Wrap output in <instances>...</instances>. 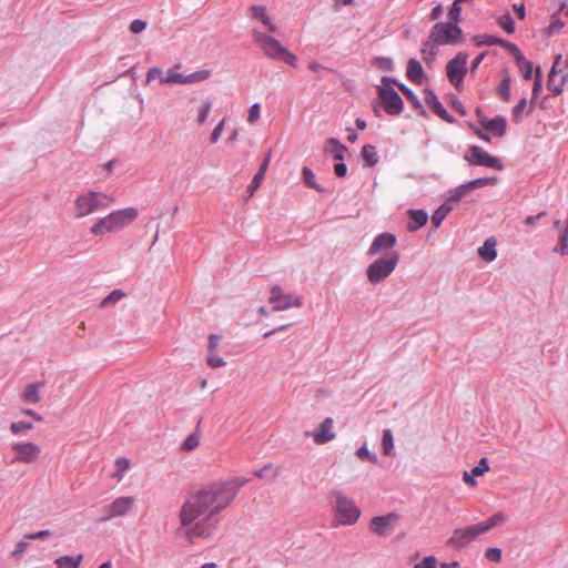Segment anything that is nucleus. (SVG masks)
Wrapping results in <instances>:
<instances>
[{
  "mask_svg": "<svg viewBox=\"0 0 568 568\" xmlns=\"http://www.w3.org/2000/svg\"><path fill=\"white\" fill-rule=\"evenodd\" d=\"M382 449L384 455H392L394 450V437L390 429H384L382 437Z\"/></svg>",
  "mask_w": 568,
  "mask_h": 568,
  "instance_id": "nucleus-35",
  "label": "nucleus"
},
{
  "mask_svg": "<svg viewBox=\"0 0 568 568\" xmlns=\"http://www.w3.org/2000/svg\"><path fill=\"white\" fill-rule=\"evenodd\" d=\"M83 560V555L78 556H61L54 560L57 568H79Z\"/></svg>",
  "mask_w": 568,
  "mask_h": 568,
  "instance_id": "nucleus-30",
  "label": "nucleus"
},
{
  "mask_svg": "<svg viewBox=\"0 0 568 568\" xmlns=\"http://www.w3.org/2000/svg\"><path fill=\"white\" fill-rule=\"evenodd\" d=\"M547 88L552 95H560L568 88V59L556 57L548 74Z\"/></svg>",
  "mask_w": 568,
  "mask_h": 568,
  "instance_id": "nucleus-6",
  "label": "nucleus"
},
{
  "mask_svg": "<svg viewBox=\"0 0 568 568\" xmlns=\"http://www.w3.org/2000/svg\"><path fill=\"white\" fill-rule=\"evenodd\" d=\"M29 544L26 540H21L16 545L14 550L12 551V557L19 558L28 548Z\"/></svg>",
  "mask_w": 568,
  "mask_h": 568,
  "instance_id": "nucleus-60",
  "label": "nucleus"
},
{
  "mask_svg": "<svg viewBox=\"0 0 568 568\" xmlns=\"http://www.w3.org/2000/svg\"><path fill=\"white\" fill-rule=\"evenodd\" d=\"M211 110H212V102H210V101H204L202 103V105L200 108H197V110H196V124L197 125L201 126L206 122V120L211 113Z\"/></svg>",
  "mask_w": 568,
  "mask_h": 568,
  "instance_id": "nucleus-34",
  "label": "nucleus"
},
{
  "mask_svg": "<svg viewBox=\"0 0 568 568\" xmlns=\"http://www.w3.org/2000/svg\"><path fill=\"white\" fill-rule=\"evenodd\" d=\"M518 69L525 79H530L532 75V63L528 61L524 55L516 59Z\"/></svg>",
  "mask_w": 568,
  "mask_h": 568,
  "instance_id": "nucleus-36",
  "label": "nucleus"
},
{
  "mask_svg": "<svg viewBox=\"0 0 568 568\" xmlns=\"http://www.w3.org/2000/svg\"><path fill=\"white\" fill-rule=\"evenodd\" d=\"M224 126H225V119H222V120L217 123V125L214 128V130H213V132H212V134H211L210 140H211V142H212V143H216V142L220 140V138H221V136H222V134H223Z\"/></svg>",
  "mask_w": 568,
  "mask_h": 568,
  "instance_id": "nucleus-54",
  "label": "nucleus"
},
{
  "mask_svg": "<svg viewBox=\"0 0 568 568\" xmlns=\"http://www.w3.org/2000/svg\"><path fill=\"white\" fill-rule=\"evenodd\" d=\"M505 520H506V516L504 515V513L498 511V513H495L489 518H487L486 520L480 521L475 525L477 527V530H479L480 535H483V534L487 532L488 530H490L491 528H494L495 526H497L498 524L504 523Z\"/></svg>",
  "mask_w": 568,
  "mask_h": 568,
  "instance_id": "nucleus-25",
  "label": "nucleus"
},
{
  "mask_svg": "<svg viewBox=\"0 0 568 568\" xmlns=\"http://www.w3.org/2000/svg\"><path fill=\"white\" fill-rule=\"evenodd\" d=\"M374 65L378 69L390 71L393 70V60L387 57H379L374 60Z\"/></svg>",
  "mask_w": 568,
  "mask_h": 568,
  "instance_id": "nucleus-50",
  "label": "nucleus"
},
{
  "mask_svg": "<svg viewBox=\"0 0 568 568\" xmlns=\"http://www.w3.org/2000/svg\"><path fill=\"white\" fill-rule=\"evenodd\" d=\"M32 427V424L28 422H13L10 425V430L13 434H22L29 432Z\"/></svg>",
  "mask_w": 568,
  "mask_h": 568,
  "instance_id": "nucleus-47",
  "label": "nucleus"
},
{
  "mask_svg": "<svg viewBox=\"0 0 568 568\" xmlns=\"http://www.w3.org/2000/svg\"><path fill=\"white\" fill-rule=\"evenodd\" d=\"M125 296L124 292L121 290H114L111 294H109L101 303V306L106 307L111 304H114L122 300Z\"/></svg>",
  "mask_w": 568,
  "mask_h": 568,
  "instance_id": "nucleus-44",
  "label": "nucleus"
},
{
  "mask_svg": "<svg viewBox=\"0 0 568 568\" xmlns=\"http://www.w3.org/2000/svg\"><path fill=\"white\" fill-rule=\"evenodd\" d=\"M392 83H396L395 80L383 77L382 85L377 87V92L385 112L390 115H396L403 111V101L398 93L390 87Z\"/></svg>",
  "mask_w": 568,
  "mask_h": 568,
  "instance_id": "nucleus-9",
  "label": "nucleus"
},
{
  "mask_svg": "<svg viewBox=\"0 0 568 568\" xmlns=\"http://www.w3.org/2000/svg\"><path fill=\"white\" fill-rule=\"evenodd\" d=\"M450 211V207L446 206V205H442L440 207H438L433 216H432V224L435 226V227H438L442 222L444 221V219L447 216V214L449 213Z\"/></svg>",
  "mask_w": 568,
  "mask_h": 568,
  "instance_id": "nucleus-42",
  "label": "nucleus"
},
{
  "mask_svg": "<svg viewBox=\"0 0 568 568\" xmlns=\"http://www.w3.org/2000/svg\"><path fill=\"white\" fill-rule=\"evenodd\" d=\"M398 258V253L392 252L387 256L376 260L367 267L366 274L368 281L373 284L384 281L395 270Z\"/></svg>",
  "mask_w": 568,
  "mask_h": 568,
  "instance_id": "nucleus-8",
  "label": "nucleus"
},
{
  "mask_svg": "<svg viewBox=\"0 0 568 568\" xmlns=\"http://www.w3.org/2000/svg\"><path fill=\"white\" fill-rule=\"evenodd\" d=\"M114 199L104 192L89 191L77 196L74 201V216L85 217L97 211L108 209Z\"/></svg>",
  "mask_w": 568,
  "mask_h": 568,
  "instance_id": "nucleus-3",
  "label": "nucleus"
},
{
  "mask_svg": "<svg viewBox=\"0 0 568 568\" xmlns=\"http://www.w3.org/2000/svg\"><path fill=\"white\" fill-rule=\"evenodd\" d=\"M473 132L483 141L490 142V136L485 133L483 130L476 128L475 125H469Z\"/></svg>",
  "mask_w": 568,
  "mask_h": 568,
  "instance_id": "nucleus-63",
  "label": "nucleus"
},
{
  "mask_svg": "<svg viewBox=\"0 0 568 568\" xmlns=\"http://www.w3.org/2000/svg\"><path fill=\"white\" fill-rule=\"evenodd\" d=\"M398 89L403 92V94L409 100L412 101L414 104H417V99L415 97V94L413 93L412 90H409L406 85L404 84H399V83H395Z\"/></svg>",
  "mask_w": 568,
  "mask_h": 568,
  "instance_id": "nucleus-59",
  "label": "nucleus"
},
{
  "mask_svg": "<svg viewBox=\"0 0 568 568\" xmlns=\"http://www.w3.org/2000/svg\"><path fill=\"white\" fill-rule=\"evenodd\" d=\"M475 476L471 474V471H464L463 474V481L468 485L469 487H476L477 481L474 478Z\"/></svg>",
  "mask_w": 568,
  "mask_h": 568,
  "instance_id": "nucleus-61",
  "label": "nucleus"
},
{
  "mask_svg": "<svg viewBox=\"0 0 568 568\" xmlns=\"http://www.w3.org/2000/svg\"><path fill=\"white\" fill-rule=\"evenodd\" d=\"M268 302L273 305L274 311H285L302 305L301 297L286 294L278 285L271 287Z\"/></svg>",
  "mask_w": 568,
  "mask_h": 568,
  "instance_id": "nucleus-14",
  "label": "nucleus"
},
{
  "mask_svg": "<svg viewBox=\"0 0 568 568\" xmlns=\"http://www.w3.org/2000/svg\"><path fill=\"white\" fill-rule=\"evenodd\" d=\"M165 72H163L160 68H151L146 72L145 82L150 83L153 80H159L161 82V78L164 77Z\"/></svg>",
  "mask_w": 568,
  "mask_h": 568,
  "instance_id": "nucleus-52",
  "label": "nucleus"
},
{
  "mask_svg": "<svg viewBox=\"0 0 568 568\" xmlns=\"http://www.w3.org/2000/svg\"><path fill=\"white\" fill-rule=\"evenodd\" d=\"M271 154L267 153L266 158L264 159L263 163L261 164L258 171L254 175L252 182L247 186V192L250 193V196L254 194V192L260 187L261 183L264 180L265 173L267 171L268 164H270Z\"/></svg>",
  "mask_w": 568,
  "mask_h": 568,
  "instance_id": "nucleus-22",
  "label": "nucleus"
},
{
  "mask_svg": "<svg viewBox=\"0 0 568 568\" xmlns=\"http://www.w3.org/2000/svg\"><path fill=\"white\" fill-rule=\"evenodd\" d=\"M467 60L468 55L459 52L446 65L447 78L457 90L463 89V80L467 73Z\"/></svg>",
  "mask_w": 568,
  "mask_h": 568,
  "instance_id": "nucleus-11",
  "label": "nucleus"
},
{
  "mask_svg": "<svg viewBox=\"0 0 568 568\" xmlns=\"http://www.w3.org/2000/svg\"><path fill=\"white\" fill-rule=\"evenodd\" d=\"M408 215L409 222L407 224V229L412 232L424 226L428 219L427 213L422 210H410L408 211Z\"/></svg>",
  "mask_w": 568,
  "mask_h": 568,
  "instance_id": "nucleus-23",
  "label": "nucleus"
},
{
  "mask_svg": "<svg viewBox=\"0 0 568 568\" xmlns=\"http://www.w3.org/2000/svg\"><path fill=\"white\" fill-rule=\"evenodd\" d=\"M146 29V22L140 19H135L130 24L132 33H140Z\"/></svg>",
  "mask_w": 568,
  "mask_h": 568,
  "instance_id": "nucleus-58",
  "label": "nucleus"
},
{
  "mask_svg": "<svg viewBox=\"0 0 568 568\" xmlns=\"http://www.w3.org/2000/svg\"><path fill=\"white\" fill-rule=\"evenodd\" d=\"M500 45L504 47L505 49H507L514 55L515 60L517 58L524 55L521 53V51L519 50V48L514 43L503 40V41H500Z\"/></svg>",
  "mask_w": 568,
  "mask_h": 568,
  "instance_id": "nucleus-56",
  "label": "nucleus"
},
{
  "mask_svg": "<svg viewBox=\"0 0 568 568\" xmlns=\"http://www.w3.org/2000/svg\"><path fill=\"white\" fill-rule=\"evenodd\" d=\"M480 125L491 132L494 135L501 138L506 133V119L503 115H497L494 119L483 118L479 120Z\"/></svg>",
  "mask_w": 568,
  "mask_h": 568,
  "instance_id": "nucleus-21",
  "label": "nucleus"
},
{
  "mask_svg": "<svg viewBox=\"0 0 568 568\" xmlns=\"http://www.w3.org/2000/svg\"><path fill=\"white\" fill-rule=\"evenodd\" d=\"M498 93L505 102L510 100V78L508 74L503 78L498 87Z\"/></svg>",
  "mask_w": 568,
  "mask_h": 568,
  "instance_id": "nucleus-40",
  "label": "nucleus"
},
{
  "mask_svg": "<svg viewBox=\"0 0 568 568\" xmlns=\"http://www.w3.org/2000/svg\"><path fill=\"white\" fill-rule=\"evenodd\" d=\"M42 386L41 383L29 384L26 386L22 400L27 404H37L40 402V393L39 389Z\"/></svg>",
  "mask_w": 568,
  "mask_h": 568,
  "instance_id": "nucleus-27",
  "label": "nucleus"
},
{
  "mask_svg": "<svg viewBox=\"0 0 568 568\" xmlns=\"http://www.w3.org/2000/svg\"><path fill=\"white\" fill-rule=\"evenodd\" d=\"M221 341L220 335L212 334L209 336V352H213Z\"/></svg>",
  "mask_w": 568,
  "mask_h": 568,
  "instance_id": "nucleus-62",
  "label": "nucleus"
},
{
  "mask_svg": "<svg viewBox=\"0 0 568 568\" xmlns=\"http://www.w3.org/2000/svg\"><path fill=\"white\" fill-rule=\"evenodd\" d=\"M135 504V498L132 496H122L115 498L108 507L104 520H110L118 517L128 515Z\"/></svg>",
  "mask_w": 568,
  "mask_h": 568,
  "instance_id": "nucleus-17",
  "label": "nucleus"
},
{
  "mask_svg": "<svg viewBox=\"0 0 568 568\" xmlns=\"http://www.w3.org/2000/svg\"><path fill=\"white\" fill-rule=\"evenodd\" d=\"M247 481L243 477L215 480L189 494L179 513L185 537L189 540L210 537L216 528L215 516L231 506Z\"/></svg>",
  "mask_w": 568,
  "mask_h": 568,
  "instance_id": "nucleus-1",
  "label": "nucleus"
},
{
  "mask_svg": "<svg viewBox=\"0 0 568 568\" xmlns=\"http://www.w3.org/2000/svg\"><path fill=\"white\" fill-rule=\"evenodd\" d=\"M487 471H489V465L486 457L480 458L478 464L471 469L474 476H483Z\"/></svg>",
  "mask_w": 568,
  "mask_h": 568,
  "instance_id": "nucleus-48",
  "label": "nucleus"
},
{
  "mask_svg": "<svg viewBox=\"0 0 568 568\" xmlns=\"http://www.w3.org/2000/svg\"><path fill=\"white\" fill-rule=\"evenodd\" d=\"M252 16L255 19L261 20V22L271 31L276 32L277 28L274 23L271 22L268 16L266 14V9L263 6H253Z\"/></svg>",
  "mask_w": 568,
  "mask_h": 568,
  "instance_id": "nucleus-28",
  "label": "nucleus"
},
{
  "mask_svg": "<svg viewBox=\"0 0 568 568\" xmlns=\"http://www.w3.org/2000/svg\"><path fill=\"white\" fill-rule=\"evenodd\" d=\"M398 520L399 515L396 513L373 517L369 521V530L376 536H387L395 530Z\"/></svg>",
  "mask_w": 568,
  "mask_h": 568,
  "instance_id": "nucleus-15",
  "label": "nucleus"
},
{
  "mask_svg": "<svg viewBox=\"0 0 568 568\" xmlns=\"http://www.w3.org/2000/svg\"><path fill=\"white\" fill-rule=\"evenodd\" d=\"M464 158L470 165H481L495 170H503V164L497 158L488 154L477 145L470 146Z\"/></svg>",
  "mask_w": 568,
  "mask_h": 568,
  "instance_id": "nucleus-12",
  "label": "nucleus"
},
{
  "mask_svg": "<svg viewBox=\"0 0 568 568\" xmlns=\"http://www.w3.org/2000/svg\"><path fill=\"white\" fill-rule=\"evenodd\" d=\"M498 26L503 28L507 33L515 31V23L510 14L506 13L498 18Z\"/></svg>",
  "mask_w": 568,
  "mask_h": 568,
  "instance_id": "nucleus-43",
  "label": "nucleus"
},
{
  "mask_svg": "<svg viewBox=\"0 0 568 568\" xmlns=\"http://www.w3.org/2000/svg\"><path fill=\"white\" fill-rule=\"evenodd\" d=\"M480 535L476 525L456 528L452 536L447 539V546L462 549L474 541Z\"/></svg>",
  "mask_w": 568,
  "mask_h": 568,
  "instance_id": "nucleus-16",
  "label": "nucleus"
},
{
  "mask_svg": "<svg viewBox=\"0 0 568 568\" xmlns=\"http://www.w3.org/2000/svg\"><path fill=\"white\" fill-rule=\"evenodd\" d=\"M541 88H542V83H541V70L540 68L538 67L535 71V79H534V85H532V97H531V100H530V105H534L535 104V101L539 94V92L541 91Z\"/></svg>",
  "mask_w": 568,
  "mask_h": 568,
  "instance_id": "nucleus-41",
  "label": "nucleus"
},
{
  "mask_svg": "<svg viewBox=\"0 0 568 568\" xmlns=\"http://www.w3.org/2000/svg\"><path fill=\"white\" fill-rule=\"evenodd\" d=\"M182 64L175 63L173 68L169 69L164 77L161 78L162 84H194L199 82H203L211 78V70H200L190 74L180 73Z\"/></svg>",
  "mask_w": 568,
  "mask_h": 568,
  "instance_id": "nucleus-7",
  "label": "nucleus"
},
{
  "mask_svg": "<svg viewBox=\"0 0 568 568\" xmlns=\"http://www.w3.org/2000/svg\"><path fill=\"white\" fill-rule=\"evenodd\" d=\"M485 556L490 561L499 562L501 560V550L499 548H488Z\"/></svg>",
  "mask_w": 568,
  "mask_h": 568,
  "instance_id": "nucleus-57",
  "label": "nucleus"
},
{
  "mask_svg": "<svg viewBox=\"0 0 568 568\" xmlns=\"http://www.w3.org/2000/svg\"><path fill=\"white\" fill-rule=\"evenodd\" d=\"M302 175H303L304 183L308 187L315 189L318 192L323 191V189L315 182V175L310 168H303Z\"/></svg>",
  "mask_w": 568,
  "mask_h": 568,
  "instance_id": "nucleus-39",
  "label": "nucleus"
},
{
  "mask_svg": "<svg viewBox=\"0 0 568 568\" xmlns=\"http://www.w3.org/2000/svg\"><path fill=\"white\" fill-rule=\"evenodd\" d=\"M252 37L254 39V42L258 45V48L264 52V54L267 58L281 59L290 65L296 64V57L293 53H291L286 48H284L275 38H272L257 30H254L252 32Z\"/></svg>",
  "mask_w": 568,
  "mask_h": 568,
  "instance_id": "nucleus-5",
  "label": "nucleus"
},
{
  "mask_svg": "<svg viewBox=\"0 0 568 568\" xmlns=\"http://www.w3.org/2000/svg\"><path fill=\"white\" fill-rule=\"evenodd\" d=\"M406 75L410 81L420 84L424 79L422 64L417 60L410 59L407 63Z\"/></svg>",
  "mask_w": 568,
  "mask_h": 568,
  "instance_id": "nucleus-24",
  "label": "nucleus"
},
{
  "mask_svg": "<svg viewBox=\"0 0 568 568\" xmlns=\"http://www.w3.org/2000/svg\"><path fill=\"white\" fill-rule=\"evenodd\" d=\"M527 111L530 113L532 111V105L528 106V102L525 98H523L513 109V121L515 123H519L523 119V113Z\"/></svg>",
  "mask_w": 568,
  "mask_h": 568,
  "instance_id": "nucleus-32",
  "label": "nucleus"
},
{
  "mask_svg": "<svg viewBox=\"0 0 568 568\" xmlns=\"http://www.w3.org/2000/svg\"><path fill=\"white\" fill-rule=\"evenodd\" d=\"M131 468V462L130 459L125 457L118 458L114 462V473L112 474V477L115 478L118 481H121L125 473Z\"/></svg>",
  "mask_w": 568,
  "mask_h": 568,
  "instance_id": "nucleus-31",
  "label": "nucleus"
},
{
  "mask_svg": "<svg viewBox=\"0 0 568 568\" xmlns=\"http://www.w3.org/2000/svg\"><path fill=\"white\" fill-rule=\"evenodd\" d=\"M396 244L395 235L390 233H382L375 237L371 244L367 254L373 256L394 247Z\"/></svg>",
  "mask_w": 568,
  "mask_h": 568,
  "instance_id": "nucleus-19",
  "label": "nucleus"
},
{
  "mask_svg": "<svg viewBox=\"0 0 568 568\" xmlns=\"http://www.w3.org/2000/svg\"><path fill=\"white\" fill-rule=\"evenodd\" d=\"M334 173L336 174V176L338 178H344L347 173V168L344 163H337L335 164L334 166Z\"/></svg>",
  "mask_w": 568,
  "mask_h": 568,
  "instance_id": "nucleus-64",
  "label": "nucleus"
},
{
  "mask_svg": "<svg viewBox=\"0 0 568 568\" xmlns=\"http://www.w3.org/2000/svg\"><path fill=\"white\" fill-rule=\"evenodd\" d=\"M437 560L434 556H427L422 561L414 565L413 568H436Z\"/></svg>",
  "mask_w": 568,
  "mask_h": 568,
  "instance_id": "nucleus-55",
  "label": "nucleus"
},
{
  "mask_svg": "<svg viewBox=\"0 0 568 568\" xmlns=\"http://www.w3.org/2000/svg\"><path fill=\"white\" fill-rule=\"evenodd\" d=\"M425 102L428 108L436 113L444 121L452 123L453 118L449 115L447 110L439 102L437 95L432 90H425Z\"/></svg>",
  "mask_w": 568,
  "mask_h": 568,
  "instance_id": "nucleus-20",
  "label": "nucleus"
},
{
  "mask_svg": "<svg viewBox=\"0 0 568 568\" xmlns=\"http://www.w3.org/2000/svg\"><path fill=\"white\" fill-rule=\"evenodd\" d=\"M429 40L435 44H455L462 40V29L456 23H436L429 33Z\"/></svg>",
  "mask_w": 568,
  "mask_h": 568,
  "instance_id": "nucleus-10",
  "label": "nucleus"
},
{
  "mask_svg": "<svg viewBox=\"0 0 568 568\" xmlns=\"http://www.w3.org/2000/svg\"><path fill=\"white\" fill-rule=\"evenodd\" d=\"M260 115H261V105L258 103H254L253 105H251V108L248 110L247 122L251 124L255 123L260 119Z\"/></svg>",
  "mask_w": 568,
  "mask_h": 568,
  "instance_id": "nucleus-53",
  "label": "nucleus"
},
{
  "mask_svg": "<svg viewBox=\"0 0 568 568\" xmlns=\"http://www.w3.org/2000/svg\"><path fill=\"white\" fill-rule=\"evenodd\" d=\"M138 215L139 211L135 207L115 210L98 219L90 231L95 236L116 233L131 225L136 220Z\"/></svg>",
  "mask_w": 568,
  "mask_h": 568,
  "instance_id": "nucleus-2",
  "label": "nucleus"
},
{
  "mask_svg": "<svg viewBox=\"0 0 568 568\" xmlns=\"http://www.w3.org/2000/svg\"><path fill=\"white\" fill-rule=\"evenodd\" d=\"M469 192L466 183L465 184H462L459 185L458 187L452 190L449 192V196H448V200L449 201H459L463 196H465L467 193Z\"/></svg>",
  "mask_w": 568,
  "mask_h": 568,
  "instance_id": "nucleus-46",
  "label": "nucleus"
},
{
  "mask_svg": "<svg viewBox=\"0 0 568 568\" xmlns=\"http://www.w3.org/2000/svg\"><path fill=\"white\" fill-rule=\"evenodd\" d=\"M568 227H565L562 234L559 239V246L555 247V251L559 252L561 255H566L568 253Z\"/></svg>",
  "mask_w": 568,
  "mask_h": 568,
  "instance_id": "nucleus-49",
  "label": "nucleus"
},
{
  "mask_svg": "<svg viewBox=\"0 0 568 568\" xmlns=\"http://www.w3.org/2000/svg\"><path fill=\"white\" fill-rule=\"evenodd\" d=\"M362 155H363V159H364L365 163L368 166L375 165L378 162V159H379V156H378V154L376 152L375 146H373L371 144H366V145L363 146Z\"/></svg>",
  "mask_w": 568,
  "mask_h": 568,
  "instance_id": "nucleus-33",
  "label": "nucleus"
},
{
  "mask_svg": "<svg viewBox=\"0 0 568 568\" xmlns=\"http://www.w3.org/2000/svg\"><path fill=\"white\" fill-rule=\"evenodd\" d=\"M225 364H226V363H225V361H224L221 356H219V355L214 354L213 352H209V356H207V365H209L211 368L222 367V366H224Z\"/></svg>",
  "mask_w": 568,
  "mask_h": 568,
  "instance_id": "nucleus-51",
  "label": "nucleus"
},
{
  "mask_svg": "<svg viewBox=\"0 0 568 568\" xmlns=\"http://www.w3.org/2000/svg\"><path fill=\"white\" fill-rule=\"evenodd\" d=\"M356 455L359 459L362 460H367L372 464H376L377 463V457L376 455L372 454L368 448L366 447V445H363L362 447H359L356 452Z\"/></svg>",
  "mask_w": 568,
  "mask_h": 568,
  "instance_id": "nucleus-45",
  "label": "nucleus"
},
{
  "mask_svg": "<svg viewBox=\"0 0 568 568\" xmlns=\"http://www.w3.org/2000/svg\"><path fill=\"white\" fill-rule=\"evenodd\" d=\"M325 151L331 153L335 160L342 161L347 149L338 140L331 138L325 142Z\"/></svg>",
  "mask_w": 568,
  "mask_h": 568,
  "instance_id": "nucleus-26",
  "label": "nucleus"
},
{
  "mask_svg": "<svg viewBox=\"0 0 568 568\" xmlns=\"http://www.w3.org/2000/svg\"><path fill=\"white\" fill-rule=\"evenodd\" d=\"M334 523L336 525H354L361 517V509L341 491L331 494Z\"/></svg>",
  "mask_w": 568,
  "mask_h": 568,
  "instance_id": "nucleus-4",
  "label": "nucleus"
},
{
  "mask_svg": "<svg viewBox=\"0 0 568 568\" xmlns=\"http://www.w3.org/2000/svg\"><path fill=\"white\" fill-rule=\"evenodd\" d=\"M478 254L488 262L494 261L497 256L496 241L491 237L487 239L484 245L478 248Z\"/></svg>",
  "mask_w": 568,
  "mask_h": 568,
  "instance_id": "nucleus-29",
  "label": "nucleus"
},
{
  "mask_svg": "<svg viewBox=\"0 0 568 568\" xmlns=\"http://www.w3.org/2000/svg\"><path fill=\"white\" fill-rule=\"evenodd\" d=\"M12 452L16 453L13 463L32 464L36 463L41 455V447L32 442H20L11 445Z\"/></svg>",
  "mask_w": 568,
  "mask_h": 568,
  "instance_id": "nucleus-13",
  "label": "nucleus"
},
{
  "mask_svg": "<svg viewBox=\"0 0 568 568\" xmlns=\"http://www.w3.org/2000/svg\"><path fill=\"white\" fill-rule=\"evenodd\" d=\"M200 445V435L196 433H193L189 435L181 445V449L184 452H192L195 448H197Z\"/></svg>",
  "mask_w": 568,
  "mask_h": 568,
  "instance_id": "nucleus-38",
  "label": "nucleus"
},
{
  "mask_svg": "<svg viewBox=\"0 0 568 568\" xmlns=\"http://www.w3.org/2000/svg\"><path fill=\"white\" fill-rule=\"evenodd\" d=\"M498 182V178L496 176H491V178H479V179H475L468 183H466L468 190H474V189H477V187H483V186H486V185H495L497 184Z\"/></svg>",
  "mask_w": 568,
  "mask_h": 568,
  "instance_id": "nucleus-37",
  "label": "nucleus"
},
{
  "mask_svg": "<svg viewBox=\"0 0 568 568\" xmlns=\"http://www.w3.org/2000/svg\"><path fill=\"white\" fill-rule=\"evenodd\" d=\"M336 438L334 430V419L326 417L318 426V429L313 434V440L317 445L326 444Z\"/></svg>",
  "mask_w": 568,
  "mask_h": 568,
  "instance_id": "nucleus-18",
  "label": "nucleus"
}]
</instances>
